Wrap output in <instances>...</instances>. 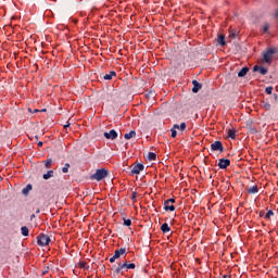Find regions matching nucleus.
<instances>
[{"label": "nucleus", "instance_id": "nucleus-13", "mask_svg": "<svg viewBox=\"0 0 278 278\" xmlns=\"http://www.w3.org/2000/svg\"><path fill=\"white\" fill-rule=\"evenodd\" d=\"M113 77H116V72L111 71L109 74H105V75L103 76V79H105L106 81H111V79H112Z\"/></svg>", "mask_w": 278, "mask_h": 278}, {"label": "nucleus", "instance_id": "nucleus-15", "mask_svg": "<svg viewBox=\"0 0 278 278\" xmlns=\"http://www.w3.org/2000/svg\"><path fill=\"white\" fill-rule=\"evenodd\" d=\"M217 43L220 45V47H225V45H226L225 35H218Z\"/></svg>", "mask_w": 278, "mask_h": 278}, {"label": "nucleus", "instance_id": "nucleus-11", "mask_svg": "<svg viewBox=\"0 0 278 278\" xmlns=\"http://www.w3.org/2000/svg\"><path fill=\"white\" fill-rule=\"evenodd\" d=\"M253 71H254V73L258 72L261 75H266L268 73V68L262 67V66H258V65H254Z\"/></svg>", "mask_w": 278, "mask_h": 278}, {"label": "nucleus", "instance_id": "nucleus-9", "mask_svg": "<svg viewBox=\"0 0 278 278\" xmlns=\"http://www.w3.org/2000/svg\"><path fill=\"white\" fill-rule=\"evenodd\" d=\"M103 136L106 138V140H116L118 138V132L111 129L109 132H104Z\"/></svg>", "mask_w": 278, "mask_h": 278}, {"label": "nucleus", "instance_id": "nucleus-22", "mask_svg": "<svg viewBox=\"0 0 278 278\" xmlns=\"http://www.w3.org/2000/svg\"><path fill=\"white\" fill-rule=\"evenodd\" d=\"M21 231H22V236H25V237L29 236V228H27V226H23L21 228Z\"/></svg>", "mask_w": 278, "mask_h": 278}, {"label": "nucleus", "instance_id": "nucleus-40", "mask_svg": "<svg viewBox=\"0 0 278 278\" xmlns=\"http://www.w3.org/2000/svg\"><path fill=\"white\" fill-rule=\"evenodd\" d=\"M67 127H71V124L65 125L64 129H67Z\"/></svg>", "mask_w": 278, "mask_h": 278}, {"label": "nucleus", "instance_id": "nucleus-2", "mask_svg": "<svg viewBox=\"0 0 278 278\" xmlns=\"http://www.w3.org/2000/svg\"><path fill=\"white\" fill-rule=\"evenodd\" d=\"M108 175H110V170L105 168H100L97 169L96 173L90 176V179H96V181H103V179H105Z\"/></svg>", "mask_w": 278, "mask_h": 278}, {"label": "nucleus", "instance_id": "nucleus-38", "mask_svg": "<svg viewBox=\"0 0 278 278\" xmlns=\"http://www.w3.org/2000/svg\"><path fill=\"white\" fill-rule=\"evenodd\" d=\"M38 112H40V110L36 109V110H34L33 114H36Z\"/></svg>", "mask_w": 278, "mask_h": 278}, {"label": "nucleus", "instance_id": "nucleus-7", "mask_svg": "<svg viewBox=\"0 0 278 278\" xmlns=\"http://www.w3.org/2000/svg\"><path fill=\"white\" fill-rule=\"evenodd\" d=\"M170 203H175V199H168V200H165L164 201V210H165V212H175V205H170V206H168V204H170Z\"/></svg>", "mask_w": 278, "mask_h": 278}, {"label": "nucleus", "instance_id": "nucleus-41", "mask_svg": "<svg viewBox=\"0 0 278 278\" xmlns=\"http://www.w3.org/2000/svg\"><path fill=\"white\" fill-rule=\"evenodd\" d=\"M39 112H47V109H43V110H41V111H39Z\"/></svg>", "mask_w": 278, "mask_h": 278}, {"label": "nucleus", "instance_id": "nucleus-37", "mask_svg": "<svg viewBox=\"0 0 278 278\" xmlns=\"http://www.w3.org/2000/svg\"><path fill=\"white\" fill-rule=\"evenodd\" d=\"M274 16H275V20L278 21V9L276 10Z\"/></svg>", "mask_w": 278, "mask_h": 278}, {"label": "nucleus", "instance_id": "nucleus-6", "mask_svg": "<svg viewBox=\"0 0 278 278\" xmlns=\"http://www.w3.org/2000/svg\"><path fill=\"white\" fill-rule=\"evenodd\" d=\"M211 151H219V153H223L225 151V147H223L222 141H215L211 144Z\"/></svg>", "mask_w": 278, "mask_h": 278}, {"label": "nucleus", "instance_id": "nucleus-1", "mask_svg": "<svg viewBox=\"0 0 278 278\" xmlns=\"http://www.w3.org/2000/svg\"><path fill=\"white\" fill-rule=\"evenodd\" d=\"M136 268V264L134 263H127V261H125L122 264H118L117 267L112 268L114 275H125L124 270H134Z\"/></svg>", "mask_w": 278, "mask_h": 278}, {"label": "nucleus", "instance_id": "nucleus-45", "mask_svg": "<svg viewBox=\"0 0 278 278\" xmlns=\"http://www.w3.org/2000/svg\"><path fill=\"white\" fill-rule=\"evenodd\" d=\"M274 99H277V94L274 96Z\"/></svg>", "mask_w": 278, "mask_h": 278}, {"label": "nucleus", "instance_id": "nucleus-34", "mask_svg": "<svg viewBox=\"0 0 278 278\" xmlns=\"http://www.w3.org/2000/svg\"><path fill=\"white\" fill-rule=\"evenodd\" d=\"M237 36H238V33L236 31L230 33V38H237Z\"/></svg>", "mask_w": 278, "mask_h": 278}, {"label": "nucleus", "instance_id": "nucleus-35", "mask_svg": "<svg viewBox=\"0 0 278 278\" xmlns=\"http://www.w3.org/2000/svg\"><path fill=\"white\" fill-rule=\"evenodd\" d=\"M116 260H117V258L113 255V256L110 258V263H111V264H114V263L116 262Z\"/></svg>", "mask_w": 278, "mask_h": 278}, {"label": "nucleus", "instance_id": "nucleus-10", "mask_svg": "<svg viewBox=\"0 0 278 278\" xmlns=\"http://www.w3.org/2000/svg\"><path fill=\"white\" fill-rule=\"evenodd\" d=\"M122 255H127V248H121L115 250L114 256L116 260H118Z\"/></svg>", "mask_w": 278, "mask_h": 278}, {"label": "nucleus", "instance_id": "nucleus-12", "mask_svg": "<svg viewBox=\"0 0 278 278\" xmlns=\"http://www.w3.org/2000/svg\"><path fill=\"white\" fill-rule=\"evenodd\" d=\"M192 85H193L192 92L194 94H197V92H199V90H201V88H203V85H201L197 80H192Z\"/></svg>", "mask_w": 278, "mask_h": 278}, {"label": "nucleus", "instance_id": "nucleus-25", "mask_svg": "<svg viewBox=\"0 0 278 278\" xmlns=\"http://www.w3.org/2000/svg\"><path fill=\"white\" fill-rule=\"evenodd\" d=\"M275 216V212H273L271 210H269L266 214H265V219L266 220H270V217Z\"/></svg>", "mask_w": 278, "mask_h": 278}, {"label": "nucleus", "instance_id": "nucleus-46", "mask_svg": "<svg viewBox=\"0 0 278 278\" xmlns=\"http://www.w3.org/2000/svg\"><path fill=\"white\" fill-rule=\"evenodd\" d=\"M35 139L38 140V136H35Z\"/></svg>", "mask_w": 278, "mask_h": 278}, {"label": "nucleus", "instance_id": "nucleus-26", "mask_svg": "<svg viewBox=\"0 0 278 278\" xmlns=\"http://www.w3.org/2000/svg\"><path fill=\"white\" fill-rule=\"evenodd\" d=\"M53 164V160L52 159H47L46 163H45V166L46 168H51Z\"/></svg>", "mask_w": 278, "mask_h": 278}, {"label": "nucleus", "instance_id": "nucleus-17", "mask_svg": "<svg viewBox=\"0 0 278 278\" xmlns=\"http://www.w3.org/2000/svg\"><path fill=\"white\" fill-rule=\"evenodd\" d=\"M258 192H260V189L257 188V186H253L248 189L249 194H257Z\"/></svg>", "mask_w": 278, "mask_h": 278}, {"label": "nucleus", "instance_id": "nucleus-23", "mask_svg": "<svg viewBox=\"0 0 278 278\" xmlns=\"http://www.w3.org/2000/svg\"><path fill=\"white\" fill-rule=\"evenodd\" d=\"M228 138H231V140H236V131L233 129L228 130Z\"/></svg>", "mask_w": 278, "mask_h": 278}, {"label": "nucleus", "instance_id": "nucleus-39", "mask_svg": "<svg viewBox=\"0 0 278 278\" xmlns=\"http://www.w3.org/2000/svg\"><path fill=\"white\" fill-rule=\"evenodd\" d=\"M37 144H38V147H42L43 143H42V141H39Z\"/></svg>", "mask_w": 278, "mask_h": 278}, {"label": "nucleus", "instance_id": "nucleus-21", "mask_svg": "<svg viewBox=\"0 0 278 278\" xmlns=\"http://www.w3.org/2000/svg\"><path fill=\"white\" fill-rule=\"evenodd\" d=\"M31 185H27L23 190H22V194H29V192H31Z\"/></svg>", "mask_w": 278, "mask_h": 278}, {"label": "nucleus", "instance_id": "nucleus-20", "mask_svg": "<svg viewBox=\"0 0 278 278\" xmlns=\"http://www.w3.org/2000/svg\"><path fill=\"white\" fill-rule=\"evenodd\" d=\"M148 160L150 162H153L154 160H157V154H155L154 152H149L148 153Z\"/></svg>", "mask_w": 278, "mask_h": 278}, {"label": "nucleus", "instance_id": "nucleus-4", "mask_svg": "<svg viewBox=\"0 0 278 278\" xmlns=\"http://www.w3.org/2000/svg\"><path fill=\"white\" fill-rule=\"evenodd\" d=\"M277 53V50L270 48L263 54V60L266 62V64H270L273 60V55Z\"/></svg>", "mask_w": 278, "mask_h": 278}, {"label": "nucleus", "instance_id": "nucleus-28", "mask_svg": "<svg viewBox=\"0 0 278 278\" xmlns=\"http://www.w3.org/2000/svg\"><path fill=\"white\" fill-rule=\"evenodd\" d=\"M270 29V25L268 23H265L263 26V34H266Z\"/></svg>", "mask_w": 278, "mask_h": 278}, {"label": "nucleus", "instance_id": "nucleus-3", "mask_svg": "<svg viewBox=\"0 0 278 278\" xmlns=\"http://www.w3.org/2000/svg\"><path fill=\"white\" fill-rule=\"evenodd\" d=\"M49 242H51V238L45 233H40L37 237V244H39V247H47L49 245Z\"/></svg>", "mask_w": 278, "mask_h": 278}, {"label": "nucleus", "instance_id": "nucleus-19", "mask_svg": "<svg viewBox=\"0 0 278 278\" xmlns=\"http://www.w3.org/2000/svg\"><path fill=\"white\" fill-rule=\"evenodd\" d=\"M161 231H163V233H168V231H170V226H168L166 223L163 224L161 226Z\"/></svg>", "mask_w": 278, "mask_h": 278}, {"label": "nucleus", "instance_id": "nucleus-42", "mask_svg": "<svg viewBox=\"0 0 278 278\" xmlns=\"http://www.w3.org/2000/svg\"><path fill=\"white\" fill-rule=\"evenodd\" d=\"M3 181V177L0 176V182Z\"/></svg>", "mask_w": 278, "mask_h": 278}, {"label": "nucleus", "instance_id": "nucleus-31", "mask_svg": "<svg viewBox=\"0 0 278 278\" xmlns=\"http://www.w3.org/2000/svg\"><path fill=\"white\" fill-rule=\"evenodd\" d=\"M124 225H125L126 227H131V219H125V218H124Z\"/></svg>", "mask_w": 278, "mask_h": 278}, {"label": "nucleus", "instance_id": "nucleus-36", "mask_svg": "<svg viewBox=\"0 0 278 278\" xmlns=\"http://www.w3.org/2000/svg\"><path fill=\"white\" fill-rule=\"evenodd\" d=\"M136 199H137V197H136V192H134V193H132V195H131V201H134V202H135V201H136Z\"/></svg>", "mask_w": 278, "mask_h": 278}, {"label": "nucleus", "instance_id": "nucleus-18", "mask_svg": "<svg viewBox=\"0 0 278 278\" xmlns=\"http://www.w3.org/2000/svg\"><path fill=\"white\" fill-rule=\"evenodd\" d=\"M177 129H179V125L178 124H174L173 128L170 129L172 138H177Z\"/></svg>", "mask_w": 278, "mask_h": 278}, {"label": "nucleus", "instance_id": "nucleus-14", "mask_svg": "<svg viewBox=\"0 0 278 278\" xmlns=\"http://www.w3.org/2000/svg\"><path fill=\"white\" fill-rule=\"evenodd\" d=\"M125 140H131V138H136V130H130L129 132L124 135Z\"/></svg>", "mask_w": 278, "mask_h": 278}, {"label": "nucleus", "instance_id": "nucleus-16", "mask_svg": "<svg viewBox=\"0 0 278 278\" xmlns=\"http://www.w3.org/2000/svg\"><path fill=\"white\" fill-rule=\"evenodd\" d=\"M247 73H249V67H242L238 73V77H247Z\"/></svg>", "mask_w": 278, "mask_h": 278}, {"label": "nucleus", "instance_id": "nucleus-27", "mask_svg": "<svg viewBox=\"0 0 278 278\" xmlns=\"http://www.w3.org/2000/svg\"><path fill=\"white\" fill-rule=\"evenodd\" d=\"M71 168L70 163H65L64 167H62V173H68V169Z\"/></svg>", "mask_w": 278, "mask_h": 278}, {"label": "nucleus", "instance_id": "nucleus-24", "mask_svg": "<svg viewBox=\"0 0 278 278\" xmlns=\"http://www.w3.org/2000/svg\"><path fill=\"white\" fill-rule=\"evenodd\" d=\"M53 177V170H48L46 174H43V179H51Z\"/></svg>", "mask_w": 278, "mask_h": 278}, {"label": "nucleus", "instance_id": "nucleus-8", "mask_svg": "<svg viewBox=\"0 0 278 278\" xmlns=\"http://www.w3.org/2000/svg\"><path fill=\"white\" fill-rule=\"evenodd\" d=\"M231 165V161L229 159H219L217 166L225 170L228 166Z\"/></svg>", "mask_w": 278, "mask_h": 278}, {"label": "nucleus", "instance_id": "nucleus-5", "mask_svg": "<svg viewBox=\"0 0 278 278\" xmlns=\"http://www.w3.org/2000/svg\"><path fill=\"white\" fill-rule=\"evenodd\" d=\"M142 170H144V165L142 163H138L132 165L130 173L131 175H140Z\"/></svg>", "mask_w": 278, "mask_h": 278}, {"label": "nucleus", "instance_id": "nucleus-33", "mask_svg": "<svg viewBox=\"0 0 278 278\" xmlns=\"http://www.w3.org/2000/svg\"><path fill=\"white\" fill-rule=\"evenodd\" d=\"M179 129H180V131H186V123H181L180 125H179Z\"/></svg>", "mask_w": 278, "mask_h": 278}, {"label": "nucleus", "instance_id": "nucleus-29", "mask_svg": "<svg viewBox=\"0 0 278 278\" xmlns=\"http://www.w3.org/2000/svg\"><path fill=\"white\" fill-rule=\"evenodd\" d=\"M79 268H84V270H88L86 262L78 263Z\"/></svg>", "mask_w": 278, "mask_h": 278}, {"label": "nucleus", "instance_id": "nucleus-43", "mask_svg": "<svg viewBox=\"0 0 278 278\" xmlns=\"http://www.w3.org/2000/svg\"><path fill=\"white\" fill-rule=\"evenodd\" d=\"M263 214H264V212H261V213H260V216H262Z\"/></svg>", "mask_w": 278, "mask_h": 278}, {"label": "nucleus", "instance_id": "nucleus-32", "mask_svg": "<svg viewBox=\"0 0 278 278\" xmlns=\"http://www.w3.org/2000/svg\"><path fill=\"white\" fill-rule=\"evenodd\" d=\"M265 92L266 94H273V87H266Z\"/></svg>", "mask_w": 278, "mask_h": 278}, {"label": "nucleus", "instance_id": "nucleus-30", "mask_svg": "<svg viewBox=\"0 0 278 278\" xmlns=\"http://www.w3.org/2000/svg\"><path fill=\"white\" fill-rule=\"evenodd\" d=\"M263 108H264V110L270 111V103L264 102Z\"/></svg>", "mask_w": 278, "mask_h": 278}, {"label": "nucleus", "instance_id": "nucleus-44", "mask_svg": "<svg viewBox=\"0 0 278 278\" xmlns=\"http://www.w3.org/2000/svg\"><path fill=\"white\" fill-rule=\"evenodd\" d=\"M228 276L227 275H224L223 278H227Z\"/></svg>", "mask_w": 278, "mask_h": 278}]
</instances>
